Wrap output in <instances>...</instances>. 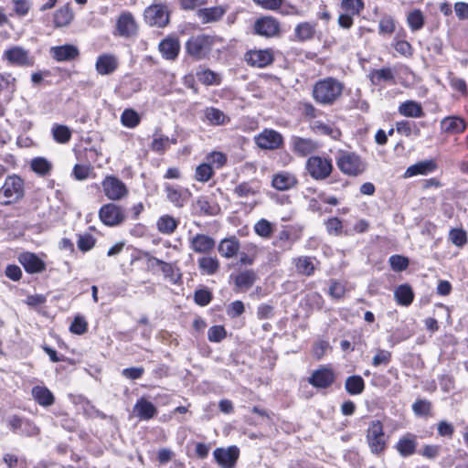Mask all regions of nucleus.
Instances as JSON below:
<instances>
[{
  "label": "nucleus",
  "mask_w": 468,
  "mask_h": 468,
  "mask_svg": "<svg viewBox=\"0 0 468 468\" xmlns=\"http://www.w3.org/2000/svg\"><path fill=\"white\" fill-rule=\"evenodd\" d=\"M315 23L303 22L296 26L294 29L295 37L299 41L312 39L315 34Z\"/></svg>",
  "instance_id": "obj_40"
},
{
  "label": "nucleus",
  "mask_w": 468,
  "mask_h": 468,
  "mask_svg": "<svg viewBox=\"0 0 468 468\" xmlns=\"http://www.w3.org/2000/svg\"><path fill=\"white\" fill-rule=\"evenodd\" d=\"M116 30L118 35L125 37L136 33L137 26L131 13H122L119 16L116 24Z\"/></svg>",
  "instance_id": "obj_19"
},
{
  "label": "nucleus",
  "mask_w": 468,
  "mask_h": 468,
  "mask_svg": "<svg viewBox=\"0 0 468 468\" xmlns=\"http://www.w3.org/2000/svg\"><path fill=\"white\" fill-rule=\"evenodd\" d=\"M226 336V330L221 325H215L208 329L207 338L210 342H220Z\"/></svg>",
  "instance_id": "obj_59"
},
{
  "label": "nucleus",
  "mask_w": 468,
  "mask_h": 468,
  "mask_svg": "<svg viewBox=\"0 0 468 468\" xmlns=\"http://www.w3.org/2000/svg\"><path fill=\"white\" fill-rule=\"evenodd\" d=\"M4 57L9 63L20 67L32 66L34 61L27 50L21 47H14L5 51Z\"/></svg>",
  "instance_id": "obj_13"
},
{
  "label": "nucleus",
  "mask_w": 468,
  "mask_h": 468,
  "mask_svg": "<svg viewBox=\"0 0 468 468\" xmlns=\"http://www.w3.org/2000/svg\"><path fill=\"white\" fill-rule=\"evenodd\" d=\"M296 271L304 276H312L317 267L318 261L309 256H300L293 260Z\"/></svg>",
  "instance_id": "obj_28"
},
{
  "label": "nucleus",
  "mask_w": 468,
  "mask_h": 468,
  "mask_svg": "<svg viewBox=\"0 0 468 468\" xmlns=\"http://www.w3.org/2000/svg\"><path fill=\"white\" fill-rule=\"evenodd\" d=\"M24 196V182L16 176H8L0 188V204L9 205L21 199Z\"/></svg>",
  "instance_id": "obj_3"
},
{
  "label": "nucleus",
  "mask_w": 468,
  "mask_h": 468,
  "mask_svg": "<svg viewBox=\"0 0 468 468\" xmlns=\"http://www.w3.org/2000/svg\"><path fill=\"white\" fill-rule=\"evenodd\" d=\"M144 19L152 27H164L169 22L167 6L164 4H153L144 10Z\"/></svg>",
  "instance_id": "obj_7"
},
{
  "label": "nucleus",
  "mask_w": 468,
  "mask_h": 468,
  "mask_svg": "<svg viewBox=\"0 0 468 468\" xmlns=\"http://www.w3.org/2000/svg\"><path fill=\"white\" fill-rule=\"evenodd\" d=\"M258 188L254 187L251 184L244 182L239 185H238L235 189L234 193L239 197L242 198H248L250 197L255 196L258 193Z\"/></svg>",
  "instance_id": "obj_49"
},
{
  "label": "nucleus",
  "mask_w": 468,
  "mask_h": 468,
  "mask_svg": "<svg viewBox=\"0 0 468 468\" xmlns=\"http://www.w3.org/2000/svg\"><path fill=\"white\" fill-rule=\"evenodd\" d=\"M394 297L399 304L408 306L412 303L414 293L410 285L402 284L394 291Z\"/></svg>",
  "instance_id": "obj_38"
},
{
  "label": "nucleus",
  "mask_w": 468,
  "mask_h": 468,
  "mask_svg": "<svg viewBox=\"0 0 468 468\" xmlns=\"http://www.w3.org/2000/svg\"><path fill=\"white\" fill-rule=\"evenodd\" d=\"M32 396L35 400L41 406L48 407L54 403V396L46 387H34L32 389Z\"/></svg>",
  "instance_id": "obj_34"
},
{
  "label": "nucleus",
  "mask_w": 468,
  "mask_h": 468,
  "mask_svg": "<svg viewBox=\"0 0 468 468\" xmlns=\"http://www.w3.org/2000/svg\"><path fill=\"white\" fill-rule=\"evenodd\" d=\"M344 84L335 78H325L317 81L313 89V97L323 105H332L341 95Z\"/></svg>",
  "instance_id": "obj_1"
},
{
  "label": "nucleus",
  "mask_w": 468,
  "mask_h": 468,
  "mask_svg": "<svg viewBox=\"0 0 468 468\" xmlns=\"http://www.w3.org/2000/svg\"><path fill=\"white\" fill-rule=\"evenodd\" d=\"M205 117L211 125H223L229 122L230 119L222 111L214 107H207L205 110Z\"/></svg>",
  "instance_id": "obj_36"
},
{
  "label": "nucleus",
  "mask_w": 468,
  "mask_h": 468,
  "mask_svg": "<svg viewBox=\"0 0 468 468\" xmlns=\"http://www.w3.org/2000/svg\"><path fill=\"white\" fill-rule=\"evenodd\" d=\"M210 37L206 35L191 37L186 43L187 53L196 59L205 58L210 49Z\"/></svg>",
  "instance_id": "obj_8"
},
{
  "label": "nucleus",
  "mask_w": 468,
  "mask_h": 468,
  "mask_svg": "<svg viewBox=\"0 0 468 468\" xmlns=\"http://www.w3.org/2000/svg\"><path fill=\"white\" fill-rule=\"evenodd\" d=\"M53 139L58 144H67L71 138V130L63 124H54L51 129Z\"/></svg>",
  "instance_id": "obj_44"
},
{
  "label": "nucleus",
  "mask_w": 468,
  "mask_h": 468,
  "mask_svg": "<svg viewBox=\"0 0 468 468\" xmlns=\"http://www.w3.org/2000/svg\"><path fill=\"white\" fill-rule=\"evenodd\" d=\"M254 230L262 238H270L273 231V227L270 221L262 218L255 224Z\"/></svg>",
  "instance_id": "obj_50"
},
{
  "label": "nucleus",
  "mask_w": 468,
  "mask_h": 468,
  "mask_svg": "<svg viewBox=\"0 0 468 468\" xmlns=\"http://www.w3.org/2000/svg\"><path fill=\"white\" fill-rule=\"evenodd\" d=\"M90 171H91V168L90 165L77 164L73 167L72 173H73L75 179H77L79 181H82L89 177Z\"/></svg>",
  "instance_id": "obj_63"
},
{
  "label": "nucleus",
  "mask_w": 468,
  "mask_h": 468,
  "mask_svg": "<svg viewBox=\"0 0 468 468\" xmlns=\"http://www.w3.org/2000/svg\"><path fill=\"white\" fill-rule=\"evenodd\" d=\"M95 245V239L90 235H80L78 239V248L81 251H88L91 250Z\"/></svg>",
  "instance_id": "obj_60"
},
{
  "label": "nucleus",
  "mask_w": 468,
  "mask_h": 468,
  "mask_svg": "<svg viewBox=\"0 0 468 468\" xmlns=\"http://www.w3.org/2000/svg\"><path fill=\"white\" fill-rule=\"evenodd\" d=\"M198 80L206 85H215L219 83V77L217 73L209 69H205L197 74Z\"/></svg>",
  "instance_id": "obj_54"
},
{
  "label": "nucleus",
  "mask_w": 468,
  "mask_h": 468,
  "mask_svg": "<svg viewBox=\"0 0 468 468\" xmlns=\"http://www.w3.org/2000/svg\"><path fill=\"white\" fill-rule=\"evenodd\" d=\"M73 12L69 5H64L54 14V25L56 27H63L69 25L73 19Z\"/></svg>",
  "instance_id": "obj_41"
},
{
  "label": "nucleus",
  "mask_w": 468,
  "mask_h": 468,
  "mask_svg": "<svg viewBox=\"0 0 468 468\" xmlns=\"http://www.w3.org/2000/svg\"><path fill=\"white\" fill-rule=\"evenodd\" d=\"M215 245V239L205 234H196L189 239L190 249L197 253H209Z\"/></svg>",
  "instance_id": "obj_15"
},
{
  "label": "nucleus",
  "mask_w": 468,
  "mask_h": 468,
  "mask_svg": "<svg viewBox=\"0 0 468 468\" xmlns=\"http://www.w3.org/2000/svg\"><path fill=\"white\" fill-rule=\"evenodd\" d=\"M230 279L234 281L235 291H247L255 283L257 274L253 270H245L237 274H231Z\"/></svg>",
  "instance_id": "obj_16"
},
{
  "label": "nucleus",
  "mask_w": 468,
  "mask_h": 468,
  "mask_svg": "<svg viewBox=\"0 0 468 468\" xmlns=\"http://www.w3.org/2000/svg\"><path fill=\"white\" fill-rule=\"evenodd\" d=\"M394 80V73L389 68H383L374 70L372 73L373 83L378 84L379 81H392Z\"/></svg>",
  "instance_id": "obj_51"
},
{
  "label": "nucleus",
  "mask_w": 468,
  "mask_h": 468,
  "mask_svg": "<svg viewBox=\"0 0 468 468\" xmlns=\"http://www.w3.org/2000/svg\"><path fill=\"white\" fill-rule=\"evenodd\" d=\"M379 34L390 35L395 30V21L389 16H383L378 24Z\"/></svg>",
  "instance_id": "obj_56"
},
{
  "label": "nucleus",
  "mask_w": 468,
  "mask_h": 468,
  "mask_svg": "<svg viewBox=\"0 0 468 468\" xmlns=\"http://www.w3.org/2000/svg\"><path fill=\"white\" fill-rule=\"evenodd\" d=\"M154 261L158 266H160L164 276L169 279L172 282L176 283L181 279L182 275L180 270L177 267L171 263L165 262L157 258H154Z\"/></svg>",
  "instance_id": "obj_37"
},
{
  "label": "nucleus",
  "mask_w": 468,
  "mask_h": 468,
  "mask_svg": "<svg viewBox=\"0 0 468 468\" xmlns=\"http://www.w3.org/2000/svg\"><path fill=\"white\" fill-rule=\"evenodd\" d=\"M346 390L350 395H358L364 391L365 382L360 376L348 377L345 382Z\"/></svg>",
  "instance_id": "obj_42"
},
{
  "label": "nucleus",
  "mask_w": 468,
  "mask_h": 468,
  "mask_svg": "<svg viewBox=\"0 0 468 468\" xmlns=\"http://www.w3.org/2000/svg\"><path fill=\"white\" fill-rule=\"evenodd\" d=\"M389 264L394 271H402L408 268L409 260L401 255H392L389 258Z\"/></svg>",
  "instance_id": "obj_57"
},
{
  "label": "nucleus",
  "mask_w": 468,
  "mask_h": 468,
  "mask_svg": "<svg viewBox=\"0 0 468 468\" xmlns=\"http://www.w3.org/2000/svg\"><path fill=\"white\" fill-rule=\"evenodd\" d=\"M335 162L338 169L349 176H359L367 169L366 162L354 152L338 151Z\"/></svg>",
  "instance_id": "obj_2"
},
{
  "label": "nucleus",
  "mask_w": 468,
  "mask_h": 468,
  "mask_svg": "<svg viewBox=\"0 0 468 468\" xmlns=\"http://www.w3.org/2000/svg\"><path fill=\"white\" fill-rule=\"evenodd\" d=\"M416 445V441L412 437L405 436L399 439L396 445V449L400 455L407 457L415 452Z\"/></svg>",
  "instance_id": "obj_43"
},
{
  "label": "nucleus",
  "mask_w": 468,
  "mask_h": 468,
  "mask_svg": "<svg viewBox=\"0 0 468 468\" xmlns=\"http://www.w3.org/2000/svg\"><path fill=\"white\" fill-rule=\"evenodd\" d=\"M194 299L198 305L206 306L212 300V294L206 289H200L195 292Z\"/></svg>",
  "instance_id": "obj_61"
},
{
  "label": "nucleus",
  "mask_w": 468,
  "mask_h": 468,
  "mask_svg": "<svg viewBox=\"0 0 468 468\" xmlns=\"http://www.w3.org/2000/svg\"><path fill=\"white\" fill-rule=\"evenodd\" d=\"M178 226V221L170 215L161 216L156 221L158 231L165 235L173 234Z\"/></svg>",
  "instance_id": "obj_35"
},
{
  "label": "nucleus",
  "mask_w": 468,
  "mask_h": 468,
  "mask_svg": "<svg viewBox=\"0 0 468 468\" xmlns=\"http://www.w3.org/2000/svg\"><path fill=\"white\" fill-rule=\"evenodd\" d=\"M245 60L252 67L264 68L273 61V54L269 49L250 50L246 53Z\"/></svg>",
  "instance_id": "obj_14"
},
{
  "label": "nucleus",
  "mask_w": 468,
  "mask_h": 468,
  "mask_svg": "<svg viewBox=\"0 0 468 468\" xmlns=\"http://www.w3.org/2000/svg\"><path fill=\"white\" fill-rule=\"evenodd\" d=\"M99 217L105 225L111 227L121 224L125 218L122 207L113 203L102 206L99 211Z\"/></svg>",
  "instance_id": "obj_10"
},
{
  "label": "nucleus",
  "mask_w": 468,
  "mask_h": 468,
  "mask_svg": "<svg viewBox=\"0 0 468 468\" xmlns=\"http://www.w3.org/2000/svg\"><path fill=\"white\" fill-rule=\"evenodd\" d=\"M165 191L167 199L176 207H183L191 196V193L186 188L175 187L170 185L165 186Z\"/></svg>",
  "instance_id": "obj_17"
},
{
  "label": "nucleus",
  "mask_w": 468,
  "mask_h": 468,
  "mask_svg": "<svg viewBox=\"0 0 468 468\" xmlns=\"http://www.w3.org/2000/svg\"><path fill=\"white\" fill-rule=\"evenodd\" d=\"M449 239L457 247H463L467 242L466 232L462 229H452L449 232Z\"/></svg>",
  "instance_id": "obj_52"
},
{
  "label": "nucleus",
  "mask_w": 468,
  "mask_h": 468,
  "mask_svg": "<svg viewBox=\"0 0 468 468\" xmlns=\"http://www.w3.org/2000/svg\"><path fill=\"white\" fill-rule=\"evenodd\" d=\"M253 2L266 10L276 11L282 8L281 12L283 15L297 14V9L293 5L286 4L285 0H253Z\"/></svg>",
  "instance_id": "obj_24"
},
{
  "label": "nucleus",
  "mask_w": 468,
  "mask_h": 468,
  "mask_svg": "<svg viewBox=\"0 0 468 468\" xmlns=\"http://www.w3.org/2000/svg\"><path fill=\"white\" fill-rule=\"evenodd\" d=\"M213 455L222 468H232L239 458V451L236 446L217 448Z\"/></svg>",
  "instance_id": "obj_12"
},
{
  "label": "nucleus",
  "mask_w": 468,
  "mask_h": 468,
  "mask_svg": "<svg viewBox=\"0 0 468 468\" xmlns=\"http://www.w3.org/2000/svg\"><path fill=\"white\" fill-rule=\"evenodd\" d=\"M18 260L29 273H37L45 270V263L34 253L24 252L19 255Z\"/></svg>",
  "instance_id": "obj_21"
},
{
  "label": "nucleus",
  "mask_w": 468,
  "mask_h": 468,
  "mask_svg": "<svg viewBox=\"0 0 468 468\" xmlns=\"http://www.w3.org/2000/svg\"><path fill=\"white\" fill-rule=\"evenodd\" d=\"M88 324L84 318L76 316L70 324L69 330L73 334L82 335L87 331Z\"/></svg>",
  "instance_id": "obj_62"
},
{
  "label": "nucleus",
  "mask_w": 468,
  "mask_h": 468,
  "mask_svg": "<svg viewBox=\"0 0 468 468\" xmlns=\"http://www.w3.org/2000/svg\"><path fill=\"white\" fill-rule=\"evenodd\" d=\"M133 410L140 419L146 420L154 418L157 413V410L154 405L144 399L137 400Z\"/></svg>",
  "instance_id": "obj_32"
},
{
  "label": "nucleus",
  "mask_w": 468,
  "mask_h": 468,
  "mask_svg": "<svg viewBox=\"0 0 468 468\" xmlns=\"http://www.w3.org/2000/svg\"><path fill=\"white\" fill-rule=\"evenodd\" d=\"M255 143L261 149L276 150L283 145V137L275 130L264 129L255 136Z\"/></svg>",
  "instance_id": "obj_9"
},
{
  "label": "nucleus",
  "mask_w": 468,
  "mask_h": 468,
  "mask_svg": "<svg viewBox=\"0 0 468 468\" xmlns=\"http://www.w3.org/2000/svg\"><path fill=\"white\" fill-rule=\"evenodd\" d=\"M390 359H391L390 352H388L387 350L379 349V350H378V353L376 354V356L373 357L372 365L374 367H378L380 365H388L389 363Z\"/></svg>",
  "instance_id": "obj_64"
},
{
  "label": "nucleus",
  "mask_w": 468,
  "mask_h": 468,
  "mask_svg": "<svg viewBox=\"0 0 468 468\" xmlns=\"http://www.w3.org/2000/svg\"><path fill=\"white\" fill-rule=\"evenodd\" d=\"M367 441L373 454H380L386 449V438L380 420H372L367 431Z\"/></svg>",
  "instance_id": "obj_5"
},
{
  "label": "nucleus",
  "mask_w": 468,
  "mask_h": 468,
  "mask_svg": "<svg viewBox=\"0 0 468 468\" xmlns=\"http://www.w3.org/2000/svg\"><path fill=\"white\" fill-rule=\"evenodd\" d=\"M104 195L112 201L121 200L128 194L126 185L114 176H107L101 182Z\"/></svg>",
  "instance_id": "obj_6"
},
{
  "label": "nucleus",
  "mask_w": 468,
  "mask_h": 468,
  "mask_svg": "<svg viewBox=\"0 0 468 468\" xmlns=\"http://www.w3.org/2000/svg\"><path fill=\"white\" fill-rule=\"evenodd\" d=\"M197 207L204 215L212 216L216 214V207L212 206L206 197H200L196 202Z\"/></svg>",
  "instance_id": "obj_58"
},
{
  "label": "nucleus",
  "mask_w": 468,
  "mask_h": 468,
  "mask_svg": "<svg viewBox=\"0 0 468 468\" xmlns=\"http://www.w3.org/2000/svg\"><path fill=\"white\" fill-rule=\"evenodd\" d=\"M159 51L165 59L173 60L179 53L180 44L176 38H165L159 44Z\"/></svg>",
  "instance_id": "obj_29"
},
{
  "label": "nucleus",
  "mask_w": 468,
  "mask_h": 468,
  "mask_svg": "<svg viewBox=\"0 0 468 468\" xmlns=\"http://www.w3.org/2000/svg\"><path fill=\"white\" fill-rule=\"evenodd\" d=\"M399 112L403 116L411 118H418L423 115L421 105L414 101L401 103L399 107Z\"/></svg>",
  "instance_id": "obj_39"
},
{
  "label": "nucleus",
  "mask_w": 468,
  "mask_h": 468,
  "mask_svg": "<svg viewBox=\"0 0 468 468\" xmlns=\"http://www.w3.org/2000/svg\"><path fill=\"white\" fill-rule=\"evenodd\" d=\"M291 144L292 151L300 156H306L318 148V144L313 140L298 136H293Z\"/></svg>",
  "instance_id": "obj_23"
},
{
  "label": "nucleus",
  "mask_w": 468,
  "mask_h": 468,
  "mask_svg": "<svg viewBox=\"0 0 468 468\" xmlns=\"http://www.w3.org/2000/svg\"><path fill=\"white\" fill-rule=\"evenodd\" d=\"M170 143L176 144V140H170L167 136L161 134L156 131L154 134V139L151 144V149L157 153L165 152L170 145Z\"/></svg>",
  "instance_id": "obj_45"
},
{
  "label": "nucleus",
  "mask_w": 468,
  "mask_h": 468,
  "mask_svg": "<svg viewBox=\"0 0 468 468\" xmlns=\"http://www.w3.org/2000/svg\"><path fill=\"white\" fill-rule=\"evenodd\" d=\"M139 114L133 109H126L121 115V122L128 128H134L140 123Z\"/></svg>",
  "instance_id": "obj_47"
},
{
  "label": "nucleus",
  "mask_w": 468,
  "mask_h": 468,
  "mask_svg": "<svg viewBox=\"0 0 468 468\" xmlns=\"http://www.w3.org/2000/svg\"><path fill=\"white\" fill-rule=\"evenodd\" d=\"M50 54L54 59L61 62L75 59L80 55V51L76 46L66 44L63 46L52 47L50 48Z\"/></svg>",
  "instance_id": "obj_18"
},
{
  "label": "nucleus",
  "mask_w": 468,
  "mask_h": 468,
  "mask_svg": "<svg viewBox=\"0 0 468 468\" xmlns=\"http://www.w3.org/2000/svg\"><path fill=\"white\" fill-rule=\"evenodd\" d=\"M433 161H422L409 166L405 172L406 177H411L417 175H427L435 169Z\"/></svg>",
  "instance_id": "obj_33"
},
{
  "label": "nucleus",
  "mask_w": 468,
  "mask_h": 468,
  "mask_svg": "<svg viewBox=\"0 0 468 468\" xmlns=\"http://www.w3.org/2000/svg\"><path fill=\"white\" fill-rule=\"evenodd\" d=\"M118 67V60L111 54L101 55L96 61V70L101 75H109Z\"/></svg>",
  "instance_id": "obj_27"
},
{
  "label": "nucleus",
  "mask_w": 468,
  "mask_h": 468,
  "mask_svg": "<svg viewBox=\"0 0 468 468\" xmlns=\"http://www.w3.org/2000/svg\"><path fill=\"white\" fill-rule=\"evenodd\" d=\"M227 9L222 5L200 8L197 11V16L202 24H209L219 21L226 14Z\"/></svg>",
  "instance_id": "obj_20"
},
{
  "label": "nucleus",
  "mask_w": 468,
  "mask_h": 468,
  "mask_svg": "<svg viewBox=\"0 0 468 468\" xmlns=\"http://www.w3.org/2000/svg\"><path fill=\"white\" fill-rule=\"evenodd\" d=\"M334 373L326 368L315 370L309 378V383L314 387L325 388L334 382Z\"/></svg>",
  "instance_id": "obj_26"
},
{
  "label": "nucleus",
  "mask_w": 468,
  "mask_h": 468,
  "mask_svg": "<svg viewBox=\"0 0 468 468\" xmlns=\"http://www.w3.org/2000/svg\"><path fill=\"white\" fill-rule=\"evenodd\" d=\"M198 269L203 275H214L220 268L219 261L217 257H201L197 260Z\"/></svg>",
  "instance_id": "obj_31"
},
{
  "label": "nucleus",
  "mask_w": 468,
  "mask_h": 468,
  "mask_svg": "<svg viewBox=\"0 0 468 468\" xmlns=\"http://www.w3.org/2000/svg\"><path fill=\"white\" fill-rule=\"evenodd\" d=\"M297 183L295 176L288 172L278 173L273 176L271 185L280 191H285L293 187Z\"/></svg>",
  "instance_id": "obj_30"
},
{
  "label": "nucleus",
  "mask_w": 468,
  "mask_h": 468,
  "mask_svg": "<svg viewBox=\"0 0 468 468\" xmlns=\"http://www.w3.org/2000/svg\"><path fill=\"white\" fill-rule=\"evenodd\" d=\"M407 22L413 31L420 30L424 25V17L420 10H414L408 15Z\"/></svg>",
  "instance_id": "obj_48"
},
{
  "label": "nucleus",
  "mask_w": 468,
  "mask_h": 468,
  "mask_svg": "<svg viewBox=\"0 0 468 468\" xmlns=\"http://www.w3.org/2000/svg\"><path fill=\"white\" fill-rule=\"evenodd\" d=\"M213 176V169L208 164H201L196 169L195 178L199 182H207Z\"/></svg>",
  "instance_id": "obj_53"
},
{
  "label": "nucleus",
  "mask_w": 468,
  "mask_h": 468,
  "mask_svg": "<svg viewBox=\"0 0 468 468\" xmlns=\"http://www.w3.org/2000/svg\"><path fill=\"white\" fill-rule=\"evenodd\" d=\"M239 249L240 243L239 239L234 236L221 239L218 246V253L221 257L226 259L236 257Z\"/></svg>",
  "instance_id": "obj_22"
},
{
  "label": "nucleus",
  "mask_w": 468,
  "mask_h": 468,
  "mask_svg": "<svg viewBox=\"0 0 468 468\" xmlns=\"http://www.w3.org/2000/svg\"><path fill=\"white\" fill-rule=\"evenodd\" d=\"M465 128L464 120L459 116H448L441 121V131L449 134L461 133Z\"/></svg>",
  "instance_id": "obj_25"
},
{
  "label": "nucleus",
  "mask_w": 468,
  "mask_h": 468,
  "mask_svg": "<svg viewBox=\"0 0 468 468\" xmlns=\"http://www.w3.org/2000/svg\"><path fill=\"white\" fill-rule=\"evenodd\" d=\"M255 34L264 37H273L280 33V23L272 16H263L254 22Z\"/></svg>",
  "instance_id": "obj_11"
},
{
  "label": "nucleus",
  "mask_w": 468,
  "mask_h": 468,
  "mask_svg": "<svg viewBox=\"0 0 468 468\" xmlns=\"http://www.w3.org/2000/svg\"><path fill=\"white\" fill-rule=\"evenodd\" d=\"M305 167L313 179L322 181L328 178L332 174L333 163L329 157L313 155L307 159Z\"/></svg>",
  "instance_id": "obj_4"
},
{
  "label": "nucleus",
  "mask_w": 468,
  "mask_h": 468,
  "mask_svg": "<svg viewBox=\"0 0 468 468\" xmlns=\"http://www.w3.org/2000/svg\"><path fill=\"white\" fill-rule=\"evenodd\" d=\"M32 170L40 175H48L52 169V164L44 157H36L31 161Z\"/></svg>",
  "instance_id": "obj_46"
},
{
  "label": "nucleus",
  "mask_w": 468,
  "mask_h": 468,
  "mask_svg": "<svg viewBox=\"0 0 468 468\" xmlns=\"http://www.w3.org/2000/svg\"><path fill=\"white\" fill-rule=\"evenodd\" d=\"M341 6L350 15H357L364 8L362 0H342Z\"/></svg>",
  "instance_id": "obj_55"
}]
</instances>
